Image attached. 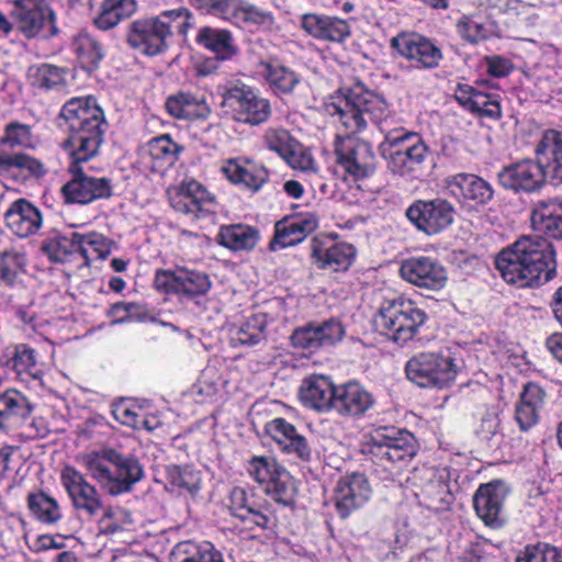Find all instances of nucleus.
<instances>
[{
	"label": "nucleus",
	"instance_id": "864d4df0",
	"mask_svg": "<svg viewBox=\"0 0 562 562\" xmlns=\"http://www.w3.org/2000/svg\"><path fill=\"white\" fill-rule=\"evenodd\" d=\"M265 314H252L232 330V341L241 346H255L265 340L267 328Z\"/></svg>",
	"mask_w": 562,
	"mask_h": 562
},
{
	"label": "nucleus",
	"instance_id": "473e14b6",
	"mask_svg": "<svg viewBox=\"0 0 562 562\" xmlns=\"http://www.w3.org/2000/svg\"><path fill=\"white\" fill-rule=\"evenodd\" d=\"M535 154L546 171L547 179L554 186L562 183V132L553 128L543 131L535 147Z\"/></svg>",
	"mask_w": 562,
	"mask_h": 562
},
{
	"label": "nucleus",
	"instance_id": "e2e57ef3",
	"mask_svg": "<svg viewBox=\"0 0 562 562\" xmlns=\"http://www.w3.org/2000/svg\"><path fill=\"white\" fill-rule=\"evenodd\" d=\"M391 47L408 60H422V35L415 32H402L392 37Z\"/></svg>",
	"mask_w": 562,
	"mask_h": 562
},
{
	"label": "nucleus",
	"instance_id": "f03ea898",
	"mask_svg": "<svg viewBox=\"0 0 562 562\" xmlns=\"http://www.w3.org/2000/svg\"><path fill=\"white\" fill-rule=\"evenodd\" d=\"M68 130L61 148L76 161H88L98 154L106 131V121L97 100L89 95L72 98L60 112Z\"/></svg>",
	"mask_w": 562,
	"mask_h": 562
},
{
	"label": "nucleus",
	"instance_id": "680f3d73",
	"mask_svg": "<svg viewBox=\"0 0 562 562\" xmlns=\"http://www.w3.org/2000/svg\"><path fill=\"white\" fill-rule=\"evenodd\" d=\"M225 381L216 366H206L193 389L194 392L203 397V400L213 398L222 387H224Z\"/></svg>",
	"mask_w": 562,
	"mask_h": 562
},
{
	"label": "nucleus",
	"instance_id": "7ed1b4c3",
	"mask_svg": "<svg viewBox=\"0 0 562 562\" xmlns=\"http://www.w3.org/2000/svg\"><path fill=\"white\" fill-rule=\"evenodd\" d=\"M325 111L349 137L364 131L369 122L380 126L390 115L385 99L362 83L348 89L345 95L331 98L325 103Z\"/></svg>",
	"mask_w": 562,
	"mask_h": 562
},
{
	"label": "nucleus",
	"instance_id": "a878e982",
	"mask_svg": "<svg viewBox=\"0 0 562 562\" xmlns=\"http://www.w3.org/2000/svg\"><path fill=\"white\" fill-rule=\"evenodd\" d=\"M301 27L321 42L342 44L351 35L348 21L336 15L305 13L301 16Z\"/></svg>",
	"mask_w": 562,
	"mask_h": 562
},
{
	"label": "nucleus",
	"instance_id": "49530a36",
	"mask_svg": "<svg viewBox=\"0 0 562 562\" xmlns=\"http://www.w3.org/2000/svg\"><path fill=\"white\" fill-rule=\"evenodd\" d=\"M136 8V0H104L94 19V25L102 31L111 30L134 14Z\"/></svg>",
	"mask_w": 562,
	"mask_h": 562
},
{
	"label": "nucleus",
	"instance_id": "a211bd4d",
	"mask_svg": "<svg viewBox=\"0 0 562 562\" xmlns=\"http://www.w3.org/2000/svg\"><path fill=\"white\" fill-rule=\"evenodd\" d=\"M337 164L355 180L370 177L375 169V156L369 143L349 136H337Z\"/></svg>",
	"mask_w": 562,
	"mask_h": 562
},
{
	"label": "nucleus",
	"instance_id": "37998d69",
	"mask_svg": "<svg viewBox=\"0 0 562 562\" xmlns=\"http://www.w3.org/2000/svg\"><path fill=\"white\" fill-rule=\"evenodd\" d=\"M20 171L22 175L41 178L46 173L44 164L37 158L22 151L0 150V175Z\"/></svg>",
	"mask_w": 562,
	"mask_h": 562
},
{
	"label": "nucleus",
	"instance_id": "5701e85b",
	"mask_svg": "<svg viewBox=\"0 0 562 562\" xmlns=\"http://www.w3.org/2000/svg\"><path fill=\"white\" fill-rule=\"evenodd\" d=\"M170 203L176 211L195 217L216 213L214 195L195 180L183 181L170 195Z\"/></svg>",
	"mask_w": 562,
	"mask_h": 562
},
{
	"label": "nucleus",
	"instance_id": "a19ab883",
	"mask_svg": "<svg viewBox=\"0 0 562 562\" xmlns=\"http://www.w3.org/2000/svg\"><path fill=\"white\" fill-rule=\"evenodd\" d=\"M283 160L292 169L302 172L313 190L318 188L321 192L325 193L326 184L322 180L319 167L310 150L296 142Z\"/></svg>",
	"mask_w": 562,
	"mask_h": 562
},
{
	"label": "nucleus",
	"instance_id": "09e8293b",
	"mask_svg": "<svg viewBox=\"0 0 562 562\" xmlns=\"http://www.w3.org/2000/svg\"><path fill=\"white\" fill-rule=\"evenodd\" d=\"M313 254L322 268L339 271L350 267L356 249L351 244L337 243L327 248H316Z\"/></svg>",
	"mask_w": 562,
	"mask_h": 562
},
{
	"label": "nucleus",
	"instance_id": "ea45409f",
	"mask_svg": "<svg viewBox=\"0 0 562 562\" xmlns=\"http://www.w3.org/2000/svg\"><path fill=\"white\" fill-rule=\"evenodd\" d=\"M38 144L40 137L34 131V125L18 120L8 122L0 135V147L3 149H35Z\"/></svg>",
	"mask_w": 562,
	"mask_h": 562
},
{
	"label": "nucleus",
	"instance_id": "20e7f679",
	"mask_svg": "<svg viewBox=\"0 0 562 562\" xmlns=\"http://www.w3.org/2000/svg\"><path fill=\"white\" fill-rule=\"evenodd\" d=\"M193 23L192 13L186 8L165 10L156 16L133 21L126 42L142 55L157 56L167 50L175 35L186 37Z\"/></svg>",
	"mask_w": 562,
	"mask_h": 562
},
{
	"label": "nucleus",
	"instance_id": "393cba45",
	"mask_svg": "<svg viewBox=\"0 0 562 562\" xmlns=\"http://www.w3.org/2000/svg\"><path fill=\"white\" fill-rule=\"evenodd\" d=\"M345 334L342 324L331 318L296 328L291 336V341L295 348L315 350L334 346L344 338Z\"/></svg>",
	"mask_w": 562,
	"mask_h": 562
},
{
	"label": "nucleus",
	"instance_id": "13d9d810",
	"mask_svg": "<svg viewBox=\"0 0 562 562\" xmlns=\"http://www.w3.org/2000/svg\"><path fill=\"white\" fill-rule=\"evenodd\" d=\"M29 508L44 524H54L61 518L57 501L42 492L29 495Z\"/></svg>",
	"mask_w": 562,
	"mask_h": 562
},
{
	"label": "nucleus",
	"instance_id": "ddd939ff",
	"mask_svg": "<svg viewBox=\"0 0 562 562\" xmlns=\"http://www.w3.org/2000/svg\"><path fill=\"white\" fill-rule=\"evenodd\" d=\"M510 491V486L499 479L479 485L472 503L475 515L484 526L494 530L505 526V504Z\"/></svg>",
	"mask_w": 562,
	"mask_h": 562
},
{
	"label": "nucleus",
	"instance_id": "412c9836",
	"mask_svg": "<svg viewBox=\"0 0 562 562\" xmlns=\"http://www.w3.org/2000/svg\"><path fill=\"white\" fill-rule=\"evenodd\" d=\"M547 401V389L539 382L528 381L522 385L514 409V420L521 432L539 425Z\"/></svg>",
	"mask_w": 562,
	"mask_h": 562
},
{
	"label": "nucleus",
	"instance_id": "6e6d98bb",
	"mask_svg": "<svg viewBox=\"0 0 562 562\" xmlns=\"http://www.w3.org/2000/svg\"><path fill=\"white\" fill-rule=\"evenodd\" d=\"M273 16L270 12L259 9L258 7L241 2L235 25L255 32L258 30H269L273 25Z\"/></svg>",
	"mask_w": 562,
	"mask_h": 562
},
{
	"label": "nucleus",
	"instance_id": "423d86ee",
	"mask_svg": "<svg viewBox=\"0 0 562 562\" xmlns=\"http://www.w3.org/2000/svg\"><path fill=\"white\" fill-rule=\"evenodd\" d=\"M380 150L394 173L413 179L422 169V136L417 133L403 128L389 131Z\"/></svg>",
	"mask_w": 562,
	"mask_h": 562
},
{
	"label": "nucleus",
	"instance_id": "f8f14e48",
	"mask_svg": "<svg viewBox=\"0 0 562 562\" xmlns=\"http://www.w3.org/2000/svg\"><path fill=\"white\" fill-rule=\"evenodd\" d=\"M371 452L376 462L389 467L411 460L416 454L414 437L395 427H379L371 432Z\"/></svg>",
	"mask_w": 562,
	"mask_h": 562
},
{
	"label": "nucleus",
	"instance_id": "1a4fd4ad",
	"mask_svg": "<svg viewBox=\"0 0 562 562\" xmlns=\"http://www.w3.org/2000/svg\"><path fill=\"white\" fill-rule=\"evenodd\" d=\"M224 98L236 122L256 126L267 122L271 115L270 101L240 81L231 82Z\"/></svg>",
	"mask_w": 562,
	"mask_h": 562
},
{
	"label": "nucleus",
	"instance_id": "6e6552de",
	"mask_svg": "<svg viewBox=\"0 0 562 562\" xmlns=\"http://www.w3.org/2000/svg\"><path fill=\"white\" fill-rule=\"evenodd\" d=\"M374 324L394 341L405 344L422 324V312L412 300L385 299L374 316Z\"/></svg>",
	"mask_w": 562,
	"mask_h": 562
},
{
	"label": "nucleus",
	"instance_id": "b1692460",
	"mask_svg": "<svg viewBox=\"0 0 562 562\" xmlns=\"http://www.w3.org/2000/svg\"><path fill=\"white\" fill-rule=\"evenodd\" d=\"M221 172L235 186L257 192L269 179L267 168L254 159L239 156L223 161Z\"/></svg>",
	"mask_w": 562,
	"mask_h": 562
},
{
	"label": "nucleus",
	"instance_id": "3c124183",
	"mask_svg": "<svg viewBox=\"0 0 562 562\" xmlns=\"http://www.w3.org/2000/svg\"><path fill=\"white\" fill-rule=\"evenodd\" d=\"M151 169L162 171L178 159L180 147L167 134L150 139L147 144Z\"/></svg>",
	"mask_w": 562,
	"mask_h": 562
},
{
	"label": "nucleus",
	"instance_id": "a18cd8bd",
	"mask_svg": "<svg viewBox=\"0 0 562 562\" xmlns=\"http://www.w3.org/2000/svg\"><path fill=\"white\" fill-rule=\"evenodd\" d=\"M71 50L86 70H94L104 57L101 43L87 32H79L72 37Z\"/></svg>",
	"mask_w": 562,
	"mask_h": 562
},
{
	"label": "nucleus",
	"instance_id": "bf43d9fd",
	"mask_svg": "<svg viewBox=\"0 0 562 562\" xmlns=\"http://www.w3.org/2000/svg\"><path fill=\"white\" fill-rule=\"evenodd\" d=\"M424 494L426 496L424 507L436 513L449 509L453 498L449 484L445 480H429L424 488Z\"/></svg>",
	"mask_w": 562,
	"mask_h": 562
},
{
	"label": "nucleus",
	"instance_id": "dca6fc26",
	"mask_svg": "<svg viewBox=\"0 0 562 562\" xmlns=\"http://www.w3.org/2000/svg\"><path fill=\"white\" fill-rule=\"evenodd\" d=\"M60 482L77 512L88 517H95L103 512L101 493L78 469L65 465L60 472Z\"/></svg>",
	"mask_w": 562,
	"mask_h": 562
},
{
	"label": "nucleus",
	"instance_id": "72a5a7b5",
	"mask_svg": "<svg viewBox=\"0 0 562 562\" xmlns=\"http://www.w3.org/2000/svg\"><path fill=\"white\" fill-rule=\"evenodd\" d=\"M33 406L29 398L15 389L0 393V429L10 432L22 426Z\"/></svg>",
	"mask_w": 562,
	"mask_h": 562
},
{
	"label": "nucleus",
	"instance_id": "58836bf2",
	"mask_svg": "<svg viewBox=\"0 0 562 562\" xmlns=\"http://www.w3.org/2000/svg\"><path fill=\"white\" fill-rule=\"evenodd\" d=\"M217 243L232 251H249L259 240V231L245 224H231L220 227Z\"/></svg>",
	"mask_w": 562,
	"mask_h": 562
},
{
	"label": "nucleus",
	"instance_id": "0eeeda50",
	"mask_svg": "<svg viewBox=\"0 0 562 562\" xmlns=\"http://www.w3.org/2000/svg\"><path fill=\"white\" fill-rule=\"evenodd\" d=\"M212 280L207 272L186 266L170 269H157L154 288L167 295H176L181 300L198 302L212 289Z\"/></svg>",
	"mask_w": 562,
	"mask_h": 562
},
{
	"label": "nucleus",
	"instance_id": "f257e3e1",
	"mask_svg": "<svg viewBox=\"0 0 562 562\" xmlns=\"http://www.w3.org/2000/svg\"><path fill=\"white\" fill-rule=\"evenodd\" d=\"M494 268L509 285L539 288L557 276V251L550 241L522 235L495 255Z\"/></svg>",
	"mask_w": 562,
	"mask_h": 562
},
{
	"label": "nucleus",
	"instance_id": "774afa93",
	"mask_svg": "<svg viewBox=\"0 0 562 562\" xmlns=\"http://www.w3.org/2000/svg\"><path fill=\"white\" fill-rule=\"evenodd\" d=\"M168 479L171 485L190 494H195L201 486L200 473L191 468L173 467L168 470Z\"/></svg>",
	"mask_w": 562,
	"mask_h": 562
},
{
	"label": "nucleus",
	"instance_id": "8fccbe9b",
	"mask_svg": "<svg viewBox=\"0 0 562 562\" xmlns=\"http://www.w3.org/2000/svg\"><path fill=\"white\" fill-rule=\"evenodd\" d=\"M457 33L470 44H479L497 36L493 22L481 21L473 14H463L456 24Z\"/></svg>",
	"mask_w": 562,
	"mask_h": 562
},
{
	"label": "nucleus",
	"instance_id": "2f4dec72",
	"mask_svg": "<svg viewBox=\"0 0 562 562\" xmlns=\"http://www.w3.org/2000/svg\"><path fill=\"white\" fill-rule=\"evenodd\" d=\"M460 370L456 353L450 348H442L438 352H424V379L439 387L450 386Z\"/></svg>",
	"mask_w": 562,
	"mask_h": 562
},
{
	"label": "nucleus",
	"instance_id": "bb28decb",
	"mask_svg": "<svg viewBox=\"0 0 562 562\" xmlns=\"http://www.w3.org/2000/svg\"><path fill=\"white\" fill-rule=\"evenodd\" d=\"M338 385L329 376L314 374L303 380L300 400L307 408L318 413L334 412Z\"/></svg>",
	"mask_w": 562,
	"mask_h": 562
},
{
	"label": "nucleus",
	"instance_id": "6ab92c4d",
	"mask_svg": "<svg viewBox=\"0 0 562 562\" xmlns=\"http://www.w3.org/2000/svg\"><path fill=\"white\" fill-rule=\"evenodd\" d=\"M486 82L476 80L475 86L458 82L453 90L457 103L468 113L479 119L499 121L503 116L502 97L481 89Z\"/></svg>",
	"mask_w": 562,
	"mask_h": 562
},
{
	"label": "nucleus",
	"instance_id": "69168bd1",
	"mask_svg": "<svg viewBox=\"0 0 562 562\" xmlns=\"http://www.w3.org/2000/svg\"><path fill=\"white\" fill-rule=\"evenodd\" d=\"M109 315L113 317L114 324L144 322L148 317V311L139 303L119 302L111 306Z\"/></svg>",
	"mask_w": 562,
	"mask_h": 562
},
{
	"label": "nucleus",
	"instance_id": "f3484780",
	"mask_svg": "<svg viewBox=\"0 0 562 562\" xmlns=\"http://www.w3.org/2000/svg\"><path fill=\"white\" fill-rule=\"evenodd\" d=\"M448 194L469 210H479L494 199L493 186L484 178L469 172L448 176L443 180Z\"/></svg>",
	"mask_w": 562,
	"mask_h": 562
},
{
	"label": "nucleus",
	"instance_id": "39448f33",
	"mask_svg": "<svg viewBox=\"0 0 562 562\" xmlns=\"http://www.w3.org/2000/svg\"><path fill=\"white\" fill-rule=\"evenodd\" d=\"M82 464L90 476L112 496L128 493L145 475L137 458L111 448L85 454Z\"/></svg>",
	"mask_w": 562,
	"mask_h": 562
},
{
	"label": "nucleus",
	"instance_id": "052dcab7",
	"mask_svg": "<svg viewBox=\"0 0 562 562\" xmlns=\"http://www.w3.org/2000/svg\"><path fill=\"white\" fill-rule=\"evenodd\" d=\"M515 562H562V552L550 543L538 541L519 551Z\"/></svg>",
	"mask_w": 562,
	"mask_h": 562
},
{
	"label": "nucleus",
	"instance_id": "4468645a",
	"mask_svg": "<svg viewBox=\"0 0 562 562\" xmlns=\"http://www.w3.org/2000/svg\"><path fill=\"white\" fill-rule=\"evenodd\" d=\"M70 160V179L61 188L67 203L88 204L112 195L111 179L91 176L80 166L82 161H76L74 158Z\"/></svg>",
	"mask_w": 562,
	"mask_h": 562
},
{
	"label": "nucleus",
	"instance_id": "de8ad7c7",
	"mask_svg": "<svg viewBox=\"0 0 562 562\" xmlns=\"http://www.w3.org/2000/svg\"><path fill=\"white\" fill-rule=\"evenodd\" d=\"M172 562H223L222 554L207 541L179 542L171 552Z\"/></svg>",
	"mask_w": 562,
	"mask_h": 562
},
{
	"label": "nucleus",
	"instance_id": "0e129e2a",
	"mask_svg": "<svg viewBox=\"0 0 562 562\" xmlns=\"http://www.w3.org/2000/svg\"><path fill=\"white\" fill-rule=\"evenodd\" d=\"M25 265L26 258L23 252L14 249L4 251L0 259V279L12 285Z\"/></svg>",
	"mask_w": 562,
	"mask_h": 562
},
{
	"label": "nucleus",
	"instance_id": "aec40b11",
	"mask_svg": "<svg viewBox=\"0 0 562 562\" xmlns=\"http://www.w3.org/2000/svg\"><path fill=\"white\" fill-rule=\"evenodd\" d=\"M318 224L319 215L315 211L294 212L277 222L270 248L276 251L294 246L316 231Z\"/></svg>",
	"mask_w": 562,
	"mask_h": 562
},
{
	"label": "nucleus",
	"instance_id": "4d7b16f0",
	"mask_svg": "<svg viewBox=\"0 0 562 562\" xmlns=\"http://www.w3.org/2000/svg\"><path fill=\"white\" fill-rule=\"evenodd\" d=\"M65 77L66 72L63 68L50 64H41L29 68V78L32 85L45 90L64 86Z\"/></svg>",
	"mask_w": 562,
	"mask_h": 562
},
{
	"label": "nucleus",
	"instance_id": "f704fd0d",
	"mask_svg": "<svg viewBox=\"0 0 562 562\" xmlns=\"http://www.w3.org/2000/svg\"><path fill=\"white\" fill-rule=\"evenodd\" d=\"M0 364L12 370L19 376H29L37 380L43 375L37 352L25 344L7 347L0 356Z\"/></svg>",
	"mask_w": 562,
	"mask_h": 562
},
{
	"label": "nucleus",
	"instance_id": "cd10ccee",
	"mask_svg": "<svg viewBox=\"0 0 562 562\" xmlns=\"http://www.w3.org/2000/svg\"><path fill=\"white\" fill-rule=\"evenodd\" d=\"M8 229L19 238L36 235L43 226L41 210L25 199L13 201L4 213Z\"/></svg>",
	"mask_w": 562,
	"mask_h": 562
},
{
	"label": "nucleus",
	"instance_id": "7c9ffc66",
	"mask_svg": "<svg viewBox=\"0 0 562 562\" xmlns=\"http://www.w3.org/2000/svg\"><path fill=\"white\" fill-rule=\"evenodd\" d=\"M265 432L288 454H293L302 461L312 457L311 447L306 438L299 434L296 428L284 418H274L266 424Z\"/></svg>",
	"mask_w": 562,
	"mask_h": 562
},
{
	"label": "nucleus",
	"instance_id": "4be33fe9",
	"mask_svg": "<svg viewBox=\"0 0 562 562\" xmlns=\"http://www.w3.org/2000/svg\"><path fill=\"white\" fill-rule=\"evenodd\" d=\"M371 486L362 473H351L339 479L334 491V504L337 514L347 518L361 508L371 497Z\"/></svg>",
	"mask_w": 562,
	"mask_h": 562
},
{
	"label": "nucleus",
	"instance_id": "338daca9",
	"mask_svg": "<svg viewBox=\"0 0 562 562\" xmlns=\"http://www.w3.org/2000/svg\"><path fill=\"white\" fill-rule=\"evenodd\" d=\"M296 140L284 128L270 127L263 134L265 146L282 159L291 153Z\"/></svg>",
	"mask_w": 562,
	"mask_h": 562
},
{
	"label": "nucleus",
	"instance_id": "c85d7f7f",
	"mask_svg": "<svg viewBox=\"0 0 562 562\" xmlns=\"http://www.w3.org/2000/svg\"><path fill=\"white\" fill-rule=\"evenodd\" d=\"M530 222L533 232L547 241L562 240V200L538 201L531 210Z\"/></svg>",
	"mask_w": 562,
	"mask_h": 562
},
{
	"label": "nucleus",
	"instance_id": "c756f323",
	"mask_svg": "<svg viewBox=\"0 0 562 562\" xmlns=\"http://www.w3.org/2000/svg\"><path fill=\"white\" fill-rule=\"evenodd\" d=\"M375 404L373 394L357 381L338 384L334 412L342 417L359 418Z\"/></svg>",
	"mask_w": 562,
	"mask_h": 562
},
{
	"label": "nucleus",
	"instance_id": "4c0bfd02",
	"mask_svg": "<svg viewBox=\"0 0 562 562\" xmlns=\"http://www.w3.org/2000/svg\"><path fill=\"white\" fill-rule=\"evenodd\" d=\"M166 110L175 119L189 121L205 119L211 112L204 97L182 91L168 97Z\"/></svg>",
	"mask_w": 562,
	"mask_h": 562
},
{
	"label": "nucleus",
	"instance_id": "79ce46f5",
	"mask_svg": "<svg viewBox=\"0 0 562 562\" xmlns=\"http://www.w3.org/2000/svg\"><path fill=\"white\" fill-rule=\"evenodd\" d=\"M456 210L445 199L424 201V234L437 235L448 228L454 220Z\"/></svg>",
	"mask_w": 562,
	"mask_h": 562
},
{
	"label": "nucleus",
	"instance_id": "9b49d317",
	"mask_svg": "<svg viewBox=\"0 0 562 562\" xmlns=\"http://www.w3.org/2000/svg\"><path fill=\"white\" fill-rule=\"evenodd\" d=\"M11 14L27 38H47L58 33L55 12L45 0H14Z\"/></svg>",
	"mask_w": 562,
	"mask_h": 562
},
{
	"label": "nucleus",
	"instance_id": "5fc2aeb1",
	"mask_svg": "<svg viewBox=\"0 0 562 562\" xmlns=\"http://www.w3.org/2000/svg\"><path fill=\"white\" fill-rule=\"evenodd\" d=\"M76 251L89 265L92 260L104 259L110 254V243L102 235L97 232H90L87 234L75 233Z\"/></svg>",
	"mask_w": 562,
	"mask_h": 562
},
{
	"label": "nucleus",
	"instance_id": "c9c22d12",
	"mask_svg": "<svg viewBox=\"0 0 562 562\" xmlns=\"http://www.w3.org/2000/svg\"><path fill=\"white\" fill-rule=\"evenodd\" d=\"M228 507L232 515L240 520L244 529H265L271 522V518L254 505L252 499L243 487L232 490Z\"/></svg>",
	"mask_w": 562,
	"mask_h": 562
},
{
	"label": "nucleus",
	"instance_id": "2eb2a0df",
	"mask_svg": "<svg viewBox=\"0 0 562 562\" xmlns=\"http://www.w3.org/2000/svg\"><path fill=\"white\" fill-rule=\"evenodd\" d=\"M499 186L515 194L539 192L547 183L546 171L539 159H521L504 166L497 173Z\"/></svg>",
	"mask_w": 562,
	"mask_h": 562
},
{
	"label": "nucleus",
	"instance_id": "c03bdc74",
	"mask_svg": "<svg viewBox=\"0 0 562 562\" xmlns=\"http://www.w3.org/2000/svg\"><path fill=\"white\" fill-rule=\"evenodd\" d=\"M196 43L222 60L229 59L237 50L232 33L225 29L203 26L198 31Z\"/></svg>",
	"mask_w": 562,
	"mask_h": 562
},
{
	"label": "nucleus",
	"instance_id": "e433bc0d",
	"mask_svg": "<svg viewBox=\"0 0 562 562\" xmlns=\"http://www.w3.org/2000/svg\"><path fill=\"white\" fill-rule=\"evenodd\" d=\"M260 68L266 83L276 95L291 94L301 83V76L277 59L261 61Z\"/></svg>",
	"mask_w": 562,
	"mask_h": 562
},
{
	"label": "nucleus",
	"instance_id": "603ef678",
	"mask_svg": "<svg viewBox=\"0 0 562 562\" xmlns=\"http://www.w3.org/2000/svg\"><path fill=\"white\" fill-rule=\"evenodd\" d=\"M75 233L70 235L53 231L41 241L40 251L52 262H64L76 251Z\"/></svg>",
	"mask_w": 562,
	"mask_h": 562
},
{
	"label": "nucleus",
	"instance_id": "9d476101",
	"mask_svg": "<svg viewBox=\"0 0 562 562\" xmlns=\"http://www.w3.org/2000/svg\"><path fill=\"white\" fill-rule=\"evenodd\" d=\"M248 474L271 497L283 505H290L294 497V485L290 473L268 456H255L247 464Z\"/></svg>",
	"mask_w": 562,
	"mask_h": 562
}]
</instances>
